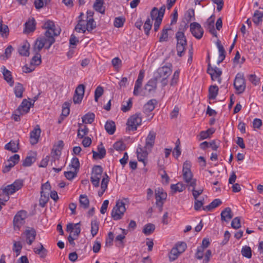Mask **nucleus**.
<instances>
[{
	"label": "nucleus",
	"instance_id": "680f3d73",
	"mask_svg": "<svg viewBox=\"0 0 263 263\" xmlns=\"http://www.w3.org/2000/svg\"><path fill=\"white\" fill-rule=\"evenodd\" d=\"M125 21V18L123 17H116L114 21V26L116 27L120 28L123 25Z\"/></svg>",
	"mask_w": 263,
	"mask_h": 263
},
{
	"label": "nucleus",
	"instance_id": "20e7f679",
	"mask_svg": "<svg viewBox=\"0 0 263 263\" xmlns=\"http://www.w3.org/2000/svg\"><path fill=\"white\" fill-rule=\"evenodd\" d=\"M171 67L172 64L167 63L166 65L159 68L154 73L156 79H159L163 86H165L167 84V78L172 73Z\"/></svg>",
	"mask_w": 263,
	"mask_h": 263
},
{
	"label": "nucleus",
	"instance_id": "3c124183",
	"mask_svg": "<svg viewBox=\"0 0 263 263\" xmlns=\"http://www.w3.org/2000/svg\"><path fill=\"white\" fill-rule=\"evenodd\" d=\"M104 90L102 87L99 86L97 87L95 91V101H98L99 98L103 95Z\"/></svg>",
	"mask_w": 263,
	"mask_h": 263
},
{
	"label": "nucleus",
	"instance_id": "412c9836",
	"mask_svg": "<svg viewBox=\"0 0 263 263\" xmlns=\"http://www.w3.org/2000/svg\"><path fill=\"white\" fill-rule=\"evenodd\" d=\"M1 70L4 80L9 84L10 86H12L14 84V81L13 80L11 71L6 69L4 66L1 68Z\"/></svg>",
	"mask_w": 263,
	"mask_h": 263
},
{
	"label": "nucleus",
	"instance_id": "72a5a7b5",
	"mask_svg": "<svg viewBox=\"0 0 263 263\" xmlns=\"http://www.w3.org/2000/svg\"><path fill=\"white\" fill-rule=\"evenodd\" d=\"M103 4L104 0H96L93 8L96 11L103 14L105 12V9L103 7Z\"/></svg>",
	"mask_w": 263,
	"mask_h": 263
},
{
	"label": "nucleus",
	"instance_id": "ea45409f",
	"mask_svg": "<svg viewBox=\"0 0 263 263\" xmlns=\"http://www.w3.org/2000/svg\"><path fill=\"white\" fill-rule=\"evenodd\" d=\"M262 17L263 13L258 10H256L253 16V21L255 24L258 25L260 22H262Z\"/></svg>",
	"mask_w": 263,
	"mask_h": 263
},
{
	"label": "nucleus",
	"instance_id": "a211bd4d",
	"mask_svg": "<svg viewBox=\"0 0 263 263\" xmlns=\"http://www.w3.org/2000/svg\"><path fill=\"white\" fill-rule=\"evenodd\" d=\"M46 37L45 35L44 37H40L36 40L33 48L34 52L40 53V51L46 45Z\"/></svg>",
	"mask_w": 263,
	"mask_h": 263
},
{
	"label": "nucleus",
	"instance_id": "e2e57ef3",
	"mask_svg": "<svg viewBox=\"0 0 263 263\" xmlns=\"http://www.w3.org/2000/svg\"><path fill=\"white\" fill-rule=\"evenodd\" d=\"M70 165L71 167L74 169L75 171L78 172L80 167V162L79 159L77 157L73 158L71 160Z\"/></svg>",
	"mask_w": 263,
	"mask_h": 263
},
{
	"label": "nucleus",
	"instance_id": "aec40b11",
	"mask_svg": "<svg viewBox=\"0 0 263 263\" xmlns=\"http://www.w3.org/2000/svg\"><path fill=\"white\" fill-rule=\"evenodd\" d=\"M41 133V130L39 126L36 125V127L30 133V142L32 144H35L37 143Z\"/></svg>",
	"mask_w": 263,
	"mask_h": 263
},
{
	"label": "nucleus",
	"instance_id": "de8ad7c7",
	"mask_svg": "<svg viewBox=\"0 0 263 263\" xmlns=\"http://www.w3.org/2000/svg\"><path fill=\"white\" fill-rule=\"evenodd\" d=\"M86 29L90 32L96 27V24L93 18H89L86 23Z\"/></svg>",
	"mask_w": 263,
	"mask_h": 263
},
{
	"label": "nucleus",
	"instance_id": "c9c22d12",
	"mask_svg": "<svg viewBox=\"0 0 263 263\" xmlns=\"http://www.w3.org/2000/svg\"><path fill=\"white\" fill-rule=\"evenodd\" d=\"M218 87L216 85L210 86L209 88V99H215L218 94Z\"/></svg>",
	"mask_w": 263,
	"mask_h": 263
},
{
	"label": "nucleus",
	"instance_id": "423d86ee",
	"mask_svg": "<svg viewBox=\"0 0 263 263\" xmlns=\"http://www.w3.org/2000/svg\"><path fill=\"white\" fill-rule=\"evenodd\" d=\"M123 199V200H118L116 201V205L113 208L111 211V217L115 220H118L121 219L126 211L125 206V202Z\"/></svg>",
	"mask_w": 263,
	"mask_h": 263
},
{
	"label": "nucleus",
	"instance_id": "338daca9",
	"mask_svg": "<svg viewBox=\"0 0 263 263\" xmlns=\"http://www.w3.org/2000/svg\"><path fill=\"white\" fill-rule=\"evenodd\" d=\"M101 178V177L97 176L91 175V176L90 177V180H91L92 184H93V185L95 187H97L99 186L100 180Z\"/></svg>",
	"mask_w": 263,
	"mask_h": 263
},
{
	"label": "nucleus",
	"instance_id": "2f4dec72",
	"mask_svg": "<svg viewBox=\"0 0 263 263\" xmlns=\"http://www.w3.org/2000/svg\"><path fill=\"white\" fill-rule=\"evenodd\" d=\"M105 129L109 135L114 134L116 130L115 122L112 121H107L105 125Z\"/></svg>",
	"mask_w": 263,
	"mask_h": 263
},
{
	"label": "nucleus",
	"instance_id": "c03bdc74",
	"mask_svg": "<svg viewBox=\"0 0 263 263\" xmlns=\"http://www.w3.org/2000/svg\"><path fill=\"white\" fill-rule=\"evenodd\" d=\"M36 160L35 156H27L23 162V166L26 167L30 166Z\"/></svg>",
	"mask_w": 263,
	"mask_h": 263
},
{
	"label": "nucleus",
	"instance_id": "c756f323",
	"mask_svg": "<svg viewBox=\"0 0 263 263\" xmlns=\"http://www.w3.org/2000/svg\"><path fill=\"white\" fill-rule=\"evenodd\" d=\"M222 202L219 199H214L208 205L203 206V210L204 211H210L213 209L216 208L221 204Z\"/></svg>",
	"mask_w": 263,
	"mask_h": 263
},
{
	"label": "nucleus",
	"instance_id": "37998d69",
	"mask_svg": "<svg viewBox=\"0 0 263 263\" xmlns=\"http://www.w3.org/2000/svg\"><path fill=\"white\" fill-rule=\"evenodd\" d=\"M34 53L35 55L32 58L30 63L35 67L41 63L42 60L41 55L40 53L34 52Z\"/></svg>",
	"mask_w": 263,
	"mask_h": 263
},
{
	"label": "nucleus",
	"instance_id": "b1692460",
	"mask_svg": "<svg viewBox=\"0 0 263 263\" xmlns=\"http://www.w3.org/2000/svg\"><path fill=\"white\" fill-rule=\"evenodd\" d=\"M216 45L217 46L219 51V58L217 61V64H219L221 63L226 57V51L223 46L221 45L220 41L218 40L216 42Z\"/></svg>",
	"mask_w": 263,
	"mask_h": 263
},
{
	"label": "nucleus",
	"instance_id": "f3484780",
	"mask_svg": "<svg viewBox=\"0 0 263 263\" xmlns=\"http://www.w3.org/2000/svg\"><path fill=\"white\" fill-rule=\"evenodd\" d=\"M31 107V102L28 101L26 99H24L16 110V112H18L20 115H24L29 112Z\"/></svg>",
	"mask_w": 263,
	"mask_h": 263
},
{
	"label": "nucleus",
	"instance_id": "9b49d317",
	"mask_svg": "<svg viewBox=\"0 0 263 263\" xmlns=\"http://www.w3.org/2000/svg\"><path fill=\"white\" fill-rule=\"evenodd\" d=\"M144 77V71L143 70H141L140 71L139 74L138 75V77L137 80L136 81L134 90V95L137 96L139 95L145 96V92H143L142 89L141 88L142 85V81Z\"/></svg>",
	"mask_w": 263,
	"mask_h": 263
},
{
	"label": "nucleus",
	"instance_id": "4d7b16f0",
	"mask_svg": "<svg viewBox=\"0 0 263 263\" xmlns=\"http://www.w3.org/2000/svg\"><path fill=\"white\" fill-rule=\"evenodd\" d=\"M156 135V134L154 131H150L149 132V148L153 147L155 143Z\"/></svg>",
	"mask_w": 263,
	"mask_h": 263
},
{
	"label": "nucleus",
	"instance_id": "774afa93",
	"mask_svg": "<svg viewBox=\"0 0 263 263\" xmlns=\"http://www.w3.org/2000/svg\"><path fill=\"white\" fill-rule=\"evenodd\" d=\"M175 248L181 253H183L186 248V245L184 242H180L177 243L175 246Z\"/></svg>",
	"mask_w": 263,
	"mask_h": 263
},
{
	"label": "nucleus",
	"instance_id": "58836bf2",
	"mask_svg": "<svg viewBox=\"0 0 263 263\" xmlns=\"http://www.w3.org/2000/svg\"><path fill=\"white\" fill-rule=\"evenodd\" d=\"M159 174L161 175V178L163 180L162 183L164 184H168L170 181V177L167 175L164 168L161 167L159 169Z\"/></svg>",
	"mask_w": 263,
	"mask_h": 263
},
{
	"label": "nucleus",
	"instance_id": "4c0bfd02",
	"mask_svg": "<svg viewBox=\"0 0 263 263\" xmlns=\"http://www.w3.org/2000/svg\"><path fill=\"white\" fill-rule=\"evenodd\" d=\"M24 88L23 85L20 83H17L14 87V93L15 96L17 98H21L23 97V92Z\"/></svg>",
	"mask_w": 263,
	"mask_h": 263
},
{
	"label": "nucleus",
	"instance_id": "49530a36",
	"mask_svg": "<svg viewBox=\"0 0 263 263\" xmlns=\"http://www.w3.org/2000/svg\"><path fill=\"white\" fill-rule=\"evenodd\" d=\"M50 0H36L34 1V4L35 7L37 9H40L44 7V5H48Z\"/></svg>",
	"mask_w": 263,
	"mask_h": 263
},
{
	"label": "nucleus",
	"instance_id": "09e8293b",
	"mask_svg": "<svg viewBox=\"0 0 263 263\" xmlns=\"http://www.w3.org/2000/svg\"><path fill=\"white\" fill-rule=\"evenodd\" d=\"M22 249V245L20 241H14L13 246V251L16 253V256L21 253Z\"/></svg>",
	"mask_w": 263,
	"mask_h": 263
},
{
	"label": "nucleus",
	"instance_id": "7ed1b4c3",
	"mask_svg": "<svg viewBox=\"0 0 263 263\" xmlns=\"http://www.w3.org/2000/svg\"><path fill=\"white\" fill-rule=\"evenodd\" d=\"M23 185V182L22 180H17L12 184L6 186L0 194V200H4L6 201L9 199V195L14 193L22 188Z\"/></svg>",
	"mask_w": 263,
	"mask_h": 263
},
{
	"label": "nucleus",
	"instance_id": "603ef678",
	"mask_svg": "<svg viewBox=\"0 0 263 263\" xmlns=\"http://www.w3.org/2000/svg\"><path fill=\"white\" fill-rule=\"evenodd\" d=\"M231 227L234 229H238L241 227L240 217H235L231 222Z\"/></svg>",
	"mask_w": 263,
	"mask_h": 263
},
{
	"label": "nucleus",
	"instance_id": "1a4fd4ad",
	"mask_svg": "<svg viewBox=\"0 0 263 263\" xmlns=\"http://www.w3.org/2000/svg\"><path fill=\"white\" fill-rule=\"evenodd\" d=\"M234 86L238 93H242L246 87V81L243 73H238L235 78Z\"/></svg>",
	"mask_w": 263,
	"mask_h": 263
},
{
	"label": "nucleus",
	"instance_id": "5fc2aeb1",
	"mask_svg": "<svg viewBox=\"0 0 263 263\" xmlns=\"http://www.w3.org/2000/svg\"><path fill=\"white\" fill-rule=\"evenodd\" d=\"M61 149L59 148H53L51 152V157L53 159H54V162H55L57 160H59V157L61 155Z\"/></svg>",
	"mask_w": 263,
	"mask_h": 263
},
{
	"label": "nucleus",
	"instance_id": "4468645a",
	"mask_svg": "<svg viewBox=\"0 0 263 263\" xmlns=\"http://www.w3.org/2000/svg\"><path fill=\"white\" fill-rule=\"evenodd\" d=\"M141 118L139 115L135 114L132 116L128 119L127 122L128 130H137V126L141 124Z\"/></svg>",
	"mask_w": 263,
	"mask_h": 263
},
{
	"label": "nucleus",
	"instance_id": "052dcab7",
	"mask_svg": "<svg viewBox=\"0 0 263 263\" xmlns=\"http://www.w3.org/2000/svg\"><path fill=\"white\" fill-rule=\"evenodd\" d=\"M195 187L196 186L191 187L190 190L192 192V194L195 200H196L197 199L198 196L202 194L203 190L202 189H200L198 190H196Z\"/></svg>",
	"mask_w": 263,
	"mask_h": 263
},
{
	"label": "nucleus",
	"instance_id": "79ce46f5",
	"mask_svg": "<svg viewBox=\"0 0 263 263\" xmlns=\"http://www.w3.org/2000/svg\"><path fill=\"white\" fill-rule=\"evenodd\" d=\"M180 254V253L177 250V248H175V247H173L169 254L168 257L170 261H173L176 260L179 255Z\"/></svg>",
	"mask_w": 263,
	"mask_h": 263
},
{
	"label": "nucleus",
	"instance_id": "69168bd1",
	"mask_svg": "<svg viewBox=\"0 0 263 263\" xmlns=\"http://www.w3.org/2000/svg\"><path fill=\"white\" fill-rule=\"evenodd\" d=\"M0 32L3 37H7L9 32L8 26L6 25H2V27L0 28Z\"/></svg>",
	"mask_w": 263,
	"mask_h": 263
},
{
	"label": "nucleus",
	"instance_id": "a19ab883",
	"mask_svg": "<svg viewBox=\"0 0 263 263\" xmlns=\"http://www.w3.org/2000/svg\"><path fill=\"white\" fill-rule=\"evenodd\" d=\"M80 204L84 209H87L89 206V201L86 195H81L79 199Z\"/></svg>",
	"mask_w": 263,
	"mask_h": 263
},
{
	"label": "nucleus",
	"instance_id": "473e14b6",
	"mask_svg": "<svg viewBox=\"0 0 263 263\" xmlns=\"http://www.w3.org/2000/svg\"><path fill=\"white\" fill-rule=\"evenodd\" d=\"M49 193L43 191H41V198L40 199V205L44 207L49 200Z\"/></svg>",
	"mask_w": 263,
	"mask_h": 263
},
{
	"label": "nucleus",
	"instance_id": "f03ea898",
	"mask_svg": "<svg viewBox=\"0 0 263 263\" xmlns=\"http://www.w3.org/2000/svg\"><path fill=\"white\" fill-rule=\"evenodd\" d=\"M186 29V25L183 28H179V30L176 33V39L177 40L176 50L177 54L179 57H182L184 55L185 47L187 45V41L184 35V31Z\"/></svg>",
	"mask_w": 263,
	"mask_h": 263
},
{
	"label": "nucleus",
	"instance_id": "bf43d9fd",
	"mask_svg": "<svg viewBox=\"0 0 263 263\" xmlns=\"http://www.w3.org/2000/svg\"><path fill=\"white\" fill-rule=\"evenodd\" d=\"M46 45L44 46L46 49H49L51 46L55 42V40L53 36H46Z\"/></svg>",
	"mask_w": 263,
	"mask_h": 263
},
{
	"label": "nucleus",
	"instance_id": "ddd939ff",
	"mask_svg": "<svg viewBox=\"0 0 263 263\" xmlns=\"http://www.w3.org/2000/svg\"><path fill=\"white\" fill-rule=\"evenodd\" d=\"M190 31L193 35L198 40L202 37L204 32L201 26L197 22L190 24Z\"/></svg>",
	"mask_w": 263,
	"mask_h": 263
},
{
	"label": "nucleus",
	"instance_id": "864d4df0",
	"mask_svg": "<svg viewBox=\"0 0 263 263\" xmlns=\"http://www.w3.org/2000/svg\"><path fill=\"white\" fill-rule=\"evenodd\" d=\"M179 143H180L179 140L178 139V140L176 143V146L173 151V155L176 158H178L181 155V153L180 148L179 147Z\"/></svg>",
	"mask_w": 263,
	"mask_h": 263
},
{
	"label": "nucleus",
	"instance_id": "5701e85b",
	"mask_svg": "<svg viewBox=\"0 0 263 263\" xmlns=\"http://www.w3.org/2000/svg\"><path fill=\"white\" fill-rule=\"evenodd\" d=\"M220 215L221 220L226 222H228L233 216L232 210L229 207L226 208L222 211Z\"/></svg>",
	"mask_w": 263,
	"mask_h": 263
},
{
	"label": "nucleus",
	"instance_id": "e433bc0d",
	"mask_svg": "<svg viewBox=\"0 0 263 263\" xmlns=\"http://www.w3.org/2000/svg\"><path fill=\"white\" fill-rule=\"evenodd\" d=\"M99 223L97 220L95 219L91 222V234L92 237H94L97 235L99 230Z\"/></svg>",
	"mask_w": 263,
	"mask_h": 263
},
{
	"label": "nucleus",
	"instance_id": "f704fd0d",
	"mask_svg": "<svg viewBox=\"0 0 263 263\" xmlns=\"http://www.w3.org/2000/svg\"><path fill=\"white\" fill-rule=\"evenodd\" d=\"M95 118V115L92 112H88L82 118V122L85 124H91L92 123Z\"/></svg>",
	"mask_w": 263,
	"mask_h": 263
},
{
	"label": "nucleus",
	"instance_id": "c85d7f7f",
	"mask_svg": "<svg viewBox=\"0 0 263 263\" xmlns=\"http://www.w3.org/2000/svg\"><path fill=\"white\" fill-rule=\"evenodd\" d=\"M35 29V20L32 18L29 20L25 24L24 32L26 33H30L34 31Z\"/></svg>",
	"mask_w": 263,
	"mask_h": 263
},
{
	"label": "nucleus",
	"instance_id": "4be33fe9",
	"mask_svg": "<svg viewBox=\"0 0 263 263\" xmlns=\"http://www.w3.org/2000/svg\"><path fill=\"white\" fill-rule=\"evenodd\" d=\"M24 234L26 237L27 243L30 245L34 241L36 236V231L33 228L26 230Z\"/></svg>",
	"mask_w": 263,
	"mask_h": 263
},
{
	"label": "nucleus",
	"instance_id": "dca6fc26",
	"mask_svg": "<svg viewBox=\"0 0 263 263\" xmlns=\"http://www.w3.org/2000/svg\"><path fill=\"white\" fill-rule=\"evenodd\" d=\"M19 160L20 156L18 154H14L10 157L6 163L3 172L4 173L9 172L12 167L18 162Z\"/></svg>",
	"mask_w": 263,
	"mask_h": 263
},
{
	"label": "nucleus",
	"instance_id": "cd10ccee",
	"mask_svg": "<svg viewBox=\"0 0 263 263\" xmlns=\"http://www.w3.org/2000/svg\"><path fill=\"white\" fill-rule=\"evenodd\" d=\"M171 190L173 194L178 192H181L185 189V185L181 182H178L176 184L171 185Z\"/></svg>",
	"mask_w": 263,
	"mask_h": 263
},
{
	"label": "nucleus",
	"instance_id": "bb28decb",
	"mask_svg": "<svg viewBox=\"0 0 263 263\" xmlns=\"http://www.w3.org/2000/svg\"><path fill=\"white\" fill-rule=\"evenodd\" d=\"M29 48L30 44L28 42L26 41L18 49V52L22 56L28 57L29 55Z\"/></svg>",
	"mask_w": 263,
	"mask_h": 263
},
{
	"label": "nucleus",
	"instance_id": "0eeeda50",
	"mask_svg": "<svg viewBox=\"0 0 263 263\" xmlns=\"http://www.w3.org/2000/svg\"><path fill=\"white\" fill-rule=\"evenodd\" d=\"M167 193L162 187H157L155 190V197L156 204L159 208L160 211H162L163 204L167 198Z\"/></svg>",
	"mask_w": 263,
	"mask_h": 263
},
{
	"label": "nucleus",
	"instance_id": "39448f33",
	"mask_svg": "<svg viewBox=\"0 0 263 263\" xmlns=\"http://www.w3.org/2000/svg\"><path fill=\"white\" fill-rule=\"evenodd\" d=\"M165 11V6L163 5L159 9L154 7L151 12V17L153 20H155L154 30L157 31L162 23Z\"/></svg>",
	"mask_w": 263,
	"mask_h": 263
},
{
	"label": "nucleus",
	"instance_id": "9d476101",
	"mask_svg": "<svg viewBox=\"0 0 263 263\" xmlns=\"http://www.w3.org/2000/svg\"><path fill=\"white\" fill-rule=\"evenodd\" d=\"M148 137L145 139V145L143 147H138L137 149V155L138 160L139 162L143 163L144 166H145L147 162V158L148 156L147 147Z\"/></svg>",
	"mask_w": 263,
	"mask_h": 263
},
{
	"label": "nucleus",
	"instance_id": "2eb2a0df",
	"mask_svg": "<svg viewBox=\"0 0 263 263\" xmlns=\"http://www.w3.org/2000/svg\"><path fill=\"white\" fill-rule=\"evenodd\" d=\"M207 73L211 76L212 80H217L219 83L221 82L220 77L222 74L221 70L217 67L213 68L210 62L208 63Z\"/></svg>",
	"mask_w": 263,
	"mask_h": 263
},
{
	"label": "nucleus",
	"instance_id": "6ab92c4d",
	"mask_svg": "<svg viewBox=\"0 0 263 263\" xmlns=\"http://www.w3.org/2000/svg\"><path fill=\"white\" fill-rule=\"evenodd\" d=\"M98 152L92 151V157L95 159H102L105 157L106 155V149L101 142L97 147Z\"/></svg>",
	"mask_w": 263,
	"mask_h": 263
},
{
	"label": "nucleus",
	"instance_id": "0e129e2a",
	"mask_svg": "<svg viewBox=\"0 0 263 263\" xmlns=\"http://www.w3.org/2000/svg\"><path fill=\"white\" fill-rule=\"evenodd\" d=\"M204 250L203 247H198L195 254V257L198 259H201L203 257Z\"/></svg>",
	"mask_w": 263,
	"mask_h": 263
},
{
	"label": "nucleus",
	"instance_id": "a18cd8bd",
	"mask_svg": "<svg viewBox=\"0 0 263 263\" xmlns=\"http://www.w3.org/2000/svg\"><path fill=\"white\" fill-rule=\"evenodd\" d=\"M241 252L242 256L246 258H250L252 257V250L249 246H245L243 247Z\"/></svg>",
	"mask_w": 263,
	"mask_h": 263
},
{
	"label": "nucleus",
	"instance_id": "13d9d810",
	"mask_svg": "<svg viewBox=\"0 0 263 263\" xmlns=\"http://www.w3.org/2000/svg\"><path fill=\"white\" fill-rule=\"evenodd\" d=\"M114 149L116 151H123L125 148V145L124 143L121 141H119L115 142L113 145Z\"/></svg>",
	"mask_w": 263,
	"mask_h": 263
},
{
	"label": "nucleus",
	"instance_id": "8fccbe9b",
	"mask_svg": "<svg viewBox=\"0 0 263 263\" xmlns=\"http://www.w3.org/2000/svg\"><path fill=\"white\" fill-rule=\"evenodd\" d=\"M103 172V168L100 165H95L93 168L91 175L101 177Z\"/></svg>",
	"mask_w": 263,
	"mask_h": 263
},
{
	"label": "nucleus",
	"instance_id": "393cba45",
	"mask_svg": "<svg viewBox=\"0 0 263 263\" xmlns=\"http://www.w3.org/2000/svg\"><path fill=\"white\" fill-rule=\"evenodd\" d=\"M19 143L17 141L11 140L5 146V148L12 153H16L19 149Z\"/></svg>",
	"mask_w": 263,
	"mask_h": 263
},
{
	"label": "nucleus",
	"instance_id": "7c9ffc66",
	"mask_svg": "<svg viewBox=\"0 0 263 263\" xmlns=\"http://www.w3.org/2000/svg\"><path fill=\"white\" fill-rule=\"evenodd\" d=\"M172 30L170 27H165L161 31V34L159 37V41L160 42H166L168 40V31Z\"/></svg>",
	"mask_w": 263,
	"mask_h": 263
},
{
	"label": "nucleus",
	"instance_id": "6e6552de",
	"mask_svg": "<svg viewBox=\"0 0 263 263\" xmlns=\"http://www.w3.org/2000/svg\"><path fill=\"white\" fill-rule=\"evenodd\" d=\"M44 28L47 30L45 32L46 36H57L60 34L61 29L56 28L53 21L48 20L45 23Z\"/></svg>",
	"mask_w": 263,
	"mask_h": 263
},
{
	"label": "nucleus",
	"instance_id": "6e6d98bb",
	"mask_svg": "<svg viewBox=\"0 0 263 263\" xmlns=\"http://www.w3.org/2000/svg\"><path fill=\"white\" fill-rule=\"evenodd\" d=\"M69 103L68 102H65L63 106L62 111L61 114V116L64 117H66L69 114L70 109H69Z\"/></svg>",
	"mask_w": 263,
	"mask_h": 263
},
{
	"label": "nucleus",
	"instance_id": "a878e982",
	"mask_svg": "<svg viewBox=\"0 0 263 263\" xmlns=\"http://www.w3.org/2000/svg\"><path fill=\"white\" fill-rule=\"evenodd\" d=\"M109 181V177L108 175L105 174V175L103 176L102 181H101V191H99L98 192V196L99 197H101L106 190L107 188V185Z\"/></svg>",
	"mask_w": 263,
	"mask_h": 263
},
{
	"label": "nucleus",
	"instance_id": "f8f14e48",
	"mask_svg": "<svg viewBox=\"0 0 263 263\" xmlns=\"http://www.w3.org/2000/svg\"><path fill=\"white\" fill-rule=\"evenodd\" d=\"M26 217L27 213L25 211H20L16 213L13 219L14 228L15 230H20L25 223Z\"/></svg>",
	"mask_w": 263,
	"mask_h": 263
},
{
	"label": "nucleus",
	"instance_id": "f257e3e1",
	"mask_svg": "<svg viewBox=\"0 0 263 263\" xmlns=\"http://www.w3.org/2000/svg\"><path fill=\"white\" fill-rule=\"evenodd\" d=\"M191 163L190 161H186L183 163L182 168V177L184 181L186 183L188 190H191V187L196 186V179L194 178L193 174L191 172Z\"/></svg>",
	"mask_w": 263,
	"mask_h": 263
}]
</instances>
